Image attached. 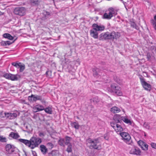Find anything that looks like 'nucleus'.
<instances>
[{
  "label": "nucleus",
  "mask_w": 156,
  "mask_h": 156,
  "mask_svg": "<svg viewBox=\"0 0 156 156\" xmlns=\"http://www.w3.org/2000/svg\"><path fill=\"white\" fill-rule=\"evenodd\" d=\"M108 13L105 12L102 16V18L108 20H110L113 16H115L117 14V9L112 7H110L108 9Z\"/></svg>",
  "instance_id": "obj_1"
},
{
  "label": "nucleus",
  "mask_w": 156,
  "mask_h": 156,
  "mask_svg": "<svg viewBox=\"0 0 156 156\" xmlns=\"http://www.w3.org/2000/svg\"><path fill=\"white\" fill-rule=\"evenodd\" d=\"M30 148L33 149L38 147L42 142L41 139L39 137L33 136L30 139Z\"/></svg>",
  "instance_id": "obj_2"
},
{
  "label": "nucleus",
  "mask_w": 156,
  "mask_h": 156,
  "mask_svg": "<svg viewBox=\"0 0 156 156\" xmlns=\"http://www.w3.org/2000/svg\"><path fill=\"white\" fill-rule=\"evenodd\" d=\"M111 89H108V91L110 92H114L116 94L121 96L122 95V93L121 90V88L116 84L113 83L110 86Z\"/></svg>",
  "instance_id": "obj_3"
},
{
  "label": "nucleus",
  "mask_w": 156,
  "mask_h": 156,
  "mask_svg": "<svg viewBox=\"0 0 156 156\" xmlns=\"http://www.w3.org/2000/svg\"><path fill=\"white\" fill-rule=\"evenodd\" d=\"M88 142L90 144V147L94 149H99L101 146L98 144L99 142L98 138L93 140L91 139H89L88 140Z\"/></svg>",
  "instance_id": "obj_4"
},
{
  "label": "nucleus",
  "mask_w": 156,
  "mask_h": 156,
  "mask_svg": "<svg viewBox=\"0 0 156 156\" xmlns=\"http://www.w3.org/2000/svg\"><path fill=\"white\" fill-rule=\"evenodd\" d=\"M138 76H139V78L141 85L143 88L147 90H150L151 89V86L150 84L145 81V79L142 75H139Z\"/></svg>",
  "instance_id": "obj_5"
},
{
  "label": "nucleus",
  "mask_w": 156,
  "mask_h": 156,
  "mask_svg": "<svg viewBox=\"0 0 156 156\" xmlns=\"http://www.w3.org/2000/svg\"><path fill=\"white\" fill-rule=\"evenodd\" d=\"M120 135L122 137V139L124 142L128 144H131L132 140H131V137L129 133L123 132H122Z\"/></svg>",
  "instance_id": "obj_6"
},
{
  "label": "nucleus",
  "mask_w": 156,
  "mask_h": 156,
  "mask_svg": "<svg viewBox=\"0 0 156 156\" xmlns=\"http://www.w3.org/2000/svg\"><path fill=\"white\" fill-rule=\"evenodd\" d=\"M26 11L25 9L23 7H16L14 10V14L20 16L24 15L26 13Z\"/></svg>",
  "instance_id": "obj_7"
},
{
  "label": "nucleus",
  "mask_w": 156,
  "mask_h": 156,
  "mask_svg": "<svg viewBox=\"0 0 156 156\" xmlns=\"http://www.w3.org/2000/svg\"><path fill=\"white\" fill-rule=\"evenodd\" d=\"M112 35L111 32H106L104 33H102L100 35L99 40H112Z\"/></svg>",
  "instance_id": "obj_8"
},
{
  "label": "nucleus",
  "mask_w": 156,
  "mask_h": 156,
  "mask_svg": "<svg viewBox=\"0 0 156 156\" xmlns=\"http://www.w3.org/2000/svg\"><path fill=\"white\" fill-rule=\"evenodd\" d=\"M28 99L31 102H35L37 100H39L41 101L42 102H43L42 96L32 94L31 96L28 97Z\"/></svg>",
  "instance_id": "obj_9"
},
{
  "label": "nucleus",
  "mask_w": 156,
  "mask_h": 156,
  "mask_svg": "<svg viewBox=\"0 0 156 156\" xmlns=\"http://www.w3.org/2000/svg\"><path fill=\"white\" fill-rule=\"evenodd\" d=\"M12 65L17 69H19L20 72H23L25 68V65L20 62H12Z\"/></svg>",
  "instance_id": "obj_10"
},
{
  "label": "nucleus",
  "mask_w": 156,
  "mask_h": 156,
  "mask_svg": "<svg viewBox=\"0 0 156 156\" xmlns=\"http://www.w3.org/2000/svg\"><path fill=\"white\" fill-rule=\"evenodd\" d=\"M129 153L131 154L140 155H141V152L139 148L134 147L131 149L129 151Z\"/></svg>",
  "instance_id": "obj_11"
},
{
  "label": "nucleus",
  "mask_w": 156,
  "mask_h": 156,
  "mask_svg": "<svg viewBox=\"0 0 156 156\" xmlns=\"http://www.w3.org/2000/svg\"><path fill=\"white\" fill-rule=\"evenodd\" d=\"M138 145L141 147L142 150L147 151L148 150V145L145 142L141 140H140L138 142Z\"/></svg>",
  "instance_id": "obj_12"
},
{
  "label": "nucleus",
  "mask_w": 156,
  "mask_h": 156,
  "mask_svg": "<svg viewBox=\"0 0 156 156\" xmlns=\"http://www.w3.org/2000/svg\"><path fill=\"white\" fill-rule=\"evenodd\" d=\"M16 148L13 145L10 144H8L5 147L6 151L9 154H11L13 152Z\"/></svg>",
  "instance_id": "obj_13"
},
{
  "label": "nucleus",
  "mask_w": 156,
  "mask_h": 156,
  "mask_svg": "<svg viewBox=\"0 0 156 156\" xmlns=\"http://www.w3.org/2000/svg\"><path fill=\"white\" fill-rule=\"evenodd\" d=\"M43 109H44L43 106L40 105H36L32 108L33 111L34 112L42 111Z\"/></svg>",
  "instance_id": "obj_14"
},
{
  "label": "nucleus",
  "mask_w": 156,
  "mask_h": 156,
  "mask_svg": "<svg viewBox=\"0 0 156 156\" xmlns=\"http://www.w3.org/2000/svg\"><path fill=\"white\" fill-rule=\"evenodd\" d=\"M92 27L95 30L97 31H103L105 29V27L103 25H98L96 24L92 25Z\"/></svg>",
  "instance_id": "obj_15"
},
{
  "label": "nucleus",
  "mask_w": 156,
  "mask_h": 156,
  "mask_svg": "<svg viewBox=\"0 0 156 156\" xmlns=\"http://www.w3.org/2000/svg\"><path fill=\"white\" fill-rule=\"evenodd\" d=\"M5 117L9 119H13L17 116V114L15 113H5Z\"/></svg>",
  "instance_id": "obj_16"
},
{
  "label": "nucleus",
  "mask_w": 156,
  "mask_h": 156,
  "mask_svg": "<svg viewBox=\"0 0 156 156\" xmlns=\"http://www.w3.org/2000/svg\"><path fill=\"white\" fill-rule=\"evenodd\" d=\"M112 35V40H117L120 37L121 34L120 33L112 31L111 32Z\"/></svg>",
  "instance_id": "obj_17"
},
{
  "label": "nucleus",
  "mask_w": 156,
  "mask_h": 156,
  "mask_svg": "<svg viewBox=\"0 0 156 156\" xmlns=\"http://www.w3.org/2000/svg\"><path fill=\"white\" fill-rule=\"evenodd\" d=\"M114 129L118 134H119L120 135L122 133V132L123 131V128L119 124H118L116 125V126H115V127Z\"/></svg>",
  "instance_id": "obj_18"
},
{
  "label": "nucleus",
  "mask_w": 156,
  "mask_h": 156,
  "mask_svg": "<svg viewBox=\"0 0 156 156\" xmlns=\"http://www.w3.org/2000/svg\"><path fill=\"white\" fill-rule=\"evenodd\" d=\"M90 35L95 39H97L98 37V33L96 30L93 29L90 30Z\"/></svg>",
  "instance_id": "obj_19"
},
{
  "label": "nucleus",
  "mask_w": 156,
  "mask_h": 156,
  "mask_svg": "<svg viewBox=\"0 0 156 156\" xmlns=\"http://www.w3.org/2000/svg\"><path fill=\"white\" fill-rule=\"evenodd\" d=\"M20 78V76L19 75L16 74H10L9 80L12 81L17 80Z\"/></svg>",
  "instance_id": "obj_20"
},
{
  "label": "nucleus",
  "mask_w": 156,
  "mask_h": 156,
  "mask_svg": "<svg viewBox=\"0 0 156 156\" xmlns=\"http://www.w3.org/2000/svg\"><path fill=\"white\" fill-rule=\"evenodd\" d=\"M100 69L97 68H94L92 69L93 75L95 77L98 76V75H100Z\"/></svg>",
  "instance_id": "obj_21"
},
{
  "label": "nucleus",
  "mask_w": 156,
  "mask_h": 156,
  "mask_svg": "<svg viewBox=\"0 0 156 156\" xmlns=\"http://www.w3.org/2000/svg\"><path fill=\"white\" fill-rule=\"evenodd\" d=\"M19 141L24 144L26 145L30 148V140H28L24 139H20Z\"/></svg>",
  "instance_id": "obj_22"
},
{
  "label": "nucleus",
  "mask_w": 156,
  "mask_h": 156,
  "mask_svg": "<svg viewBox=\"0 0 156 156\" xmlns=\"http://www.w3.org/2000/svg\"><path fill=\"white\" fill-rule=\"evenodd\" d=\"M9 136L12 137L14 139H17L20 136L18 133H14L11 132L9 135Z\"/></svg>",
  "instance_id": "obj_23"
},
{
  "label": "nucleus",
  "mask_w": 156,
  "mask_h": 156,
  "mask_svg": "<svg viewBox=\"0 0 156 156\" xmlns=\"http://www.w3.org/2000/svg\"><path fill=\"white\" fill-rule=\"evenodd\" d=\"M110 111L114 113H118L120 112L121 110L119 108L116 106H114L110 109Z\"/></svg>",
  "instance_id": "obj_24"
},
{
  "label": "nucleus",
  "mask_w": 156,
  "mask_h": 156,
  "mask_svg": "<svg viewBox=\"0 0 156 156\" xmlns=\"http://www.w3.org/2000/svg\"><path fill=\"white\" fill-rule=\"evenodd\" d=\"M40 149L41 151L43 154H45L48 151V149L44 145H41L40 146Z\"/></svg>",
  "instance_id": "obj_25"
},
{
  "label": "nucleus",
  "mask_w": 156,
  "mask_h": 156,
  "mask_svg": "<svg viewBox=\"0 0 156 156\" xmlns=\"http://www.w3.org/2000/svg\"><path fill=\"white\" fill-rule=\"evenodd\" d=\"M114 80L116 82H117V83L120 85H122L123 84V82L122 80L120 79L118 77H114Z\"/></svg>",
  "instance_id": "obj_26"
},
{
  "label": "nucleus",
  "mask_w": 156,
  "mask_h": 156,
  "mask_svg": "<svg viewBox=\"0 0 156 156\" xmlns=\"http://www.w3.org/2000/svg\"><path fill=\"white\" fill-rule=\"evenodd\" d=\"M3 37L5 38H7L8 39L11 40H13L14 37L8 33H5L3 34Z\"/></svg>",
  "instance_id": "obj_27"
},
{
  "label": "nucleus",
  "mask_w": 156,
  "mask_h": 156,
  "mask_svg": "<svg viewBox=\"0 0 156 156\" xmlns=\"http://www.w3.org/2000/svg\"><path fill=\"white\" fill-rule=\"evenodd\" d=\"M65 145H67L70 144V142L71 141L72 138L66 136L64 139Z\"/></svg>",
  "instance_id": "obj_28"
},
{
  "label": "nucleus",
  "mask_w": 156,
  "mask_h": 156,
  "mask_svg": "<svg viewBox=\"0 0 156 156\" xmlns=\"http://www.w3.org/2000/svg\"><path fill=\"white\" fill-rule=\"evenodd\" d=\"M44 110L47 113L51 114L52 113V108L50 107H48L46 108H44Z\"/></svg>",
  "instance_id": "obj_29"
},
{
  "label": "nucleus",
  "mask_w": 156,
  "mask_h": 156,
  "mask_svg": "<svg viewBox=\"0 0 156 156\" xmlns=\"http://www.w3.org/2000/svg\"><path fill=\"white\" fill-rule=\"evenodd\" d=\"M58 143L60 146H65V144L64 139H60L58 141Z\"/></svg>",
  "instance_id": "obj_30"
},
{
  "label": "nucleus",
  "mask_w": 156,
  "mask_h": 156,
  "mask_svg": "<svg viewBox=\"0 0 156 156\" xmlns=\"http://www.w3.org/2000/svg\"><path fill=\"white\" fill-rule=\"evenodd\" d=\"M40 0H30V3L32 5H38L40 2Z\"/></svg>",
  "instance_id": "obj_31"
},
{
  "label": "nucleus",
  "mask_w": 156,
  "mask_h": 156,
  "mask_svg": "<svg viewBox=\"0 0 156 156\" xmlns=\"http://www.w3.org/2000/svg\"><path fill=\"white\" fill-rule=\"evenodd\" d=\"M66 151L68 153L71 152L72 151V146L71 144H69L68 146Z\"/></svg>",
  "instance_id": "obj_32"
},
{
  "label": "nucleus",
  "mask_w": 156,
  "mask_h": 156,
  "mask_svg": "<svg viewBox=\"0 0 156 156\" xmlns=\"http://www.w3.org/2000/svg\"><path fill=\"white\" fill-rule=\"evenodd\" d=\"M72 126L76 129H78L80 126L78 123L76 122H73L72 123Z\"/></svg>",
  "instance_id": "obj_33"
},
{
  "label": "nucleus",
  "mask_w": 156,
  "mask_h": 156,
  "mask_svg": "<svg viewBox=\"0 0 156 156\" xmlns=\"http://www.w3.org/2000/svg\"><path fill=\"white\" fill-rule=\"evenodd\" d=\"M123 121L126 123L130 125L132 124V122L130 120L128 119L126 117L123 118Z\"/></svg>",
  "instance_id": "obj_34"
},
{
  "label": "nucleus",
  "mask_w": 156,
  "mask_h": 156,
  "mask_svg": "<svg viewBox=\"0 0 156 156\" xmlns=\"http://www.w3.org/2000/svg\"><path fill=\"white\" fill-rule=\"evenodd\" d=\"M7 140L6 138L3 136H0V141L2 142H6Z\"/></svg>",
  "instance_id": "obj_35"
},
{
  "label": "nucleus",
  "mask_w": 156,
  "mask_h": 156,
  "mask_svg": "<svg viewBox=\"0 0 156 156\" xmlns=\"http://www.w3.org/2000/svg\"><path fill=\"white\" fill-rule=\"evenodd\" d=\"M52 72L50 70H48L46 73V74L47 75V77L48 78H51L52 76Z\"/></svg>",
  "instance_id": "obj_36"
},
{
  "label": "nucleus",
  "mask_w": 156,
  "mask_h": 156,
  "mask_svg": "<svg viewBox=\"0 0 156 156\" xmlns=\"http://www.w3.org/2000/svg\"><path fill=\"white\" fill-rule=\"evenodd\" d=\"M11 73H6L3 75V76L6 79L9 80Z\"/></svg>",
  "instance_id": "obj_37"
},
{
  "label": "nucleus",
  "mask_w": 156,
  "mask_h": 156,
  "mask_svg": "<svg viewBox=\"0 0 156 156\" xmlns=\"http://www.w3.org/2000/svg\"><path fill=\"white\" fill-rule=\"evenodd\" d=\"M144 127L146 128L147 129H150V126L148 123L145 122L143 125Z\"/></svg>",
  "instance_id": "obj_38"
},
{
  "label": "nucleus",
  "mask_w": 156,
  "mask_h": 156,
  "mask_svg": "<svg viewBox=\"0 0 156 156\" xmlns=\"http://www.w3.org/2000/svg\"><path fill=\"white\" fill-rule=\"evenodd\" d=\"M118 124L115 123L114 122H112L110 123V125L114 129H115V126H116V125H117Z\"/></svg>",
  "instance_id": "obj_39"
},
{
  "label": "nucleus",
  "mask_w": 156,
  "mask_h": 156,
  "mask_svg": "<svg viewBox=\"0 0 156 156\" xmlns=\"http://www.w3.org/2000/svg\"><path fill=\"white\" fill-rule=\"evenodd\" d=\"M147 57L148 60H150L151 57V55L150 53L148 52L147 53Z\"/></svg>",
  "instance_id": "obj_40"
},
{
  "label": "nucleus",
  "mask_w": 156,
  "mask_h": 156,
  "mask_svg": "<svg viewBox=\"0 0 156 156\" xmlns=\"http://www.w3.org/2000/svg\"><path fill=\"white\" fill-rule=\"evenodd\" d=\"M151 145L152 148L156 149V144L154 143H151Z\"/></svg>",
  "instance_id": "obj_41"
},
{
  "label": "nucleus",
  "mask_w": 156,
  "mask_h": 156,
  "mask_svg": "<svg viewBox=\"0 0 156 156\" xmlns=\"http://www.w3.org/2000/svg\"><path fill=\"white\" fill-rule=\"evenodd\" d=\"M47 145L50 146L51 148H52L53 147V145L51 143H48L47 144Z\"/></svg>",
  "instance_id": "obj_42"
},
{
  "label": "nucleus",
  "mask_w": 156,
  "mask_h": 156,
  "mask_svg": "<svg viewBox=\"0 0 156 156\" xmlns=\"http://www.w3.org/2000/svg\"><path fill=\"white\" fill-rule=\"evenodd\" d=\"M1 44L2 45H3V46H4L7 45V44H6V41H2L1 42Z\"/></svg>",
  "instance_id": "obj_43"
},
{
  "label": "nucleus",
  "mask_w": 156,
  "mask_h": 156,
  "mask_svg": "<svg viewBox=\"0 0 156 156\" xmlns=\"http://www.w3.org/2000/svg\"><path fill=\"white\" fill-rule=\"evenodd\" d=\"M39 136L40 137H42L44 136V134L42 132H40L39 133Z\"/></svg>",
  "instance_id": "obj_44"
},
{
  "label": "nucleus",
  "mask_w": 156,
  "mask_h": 156,
  "mask_svg": "<svg viewBox=\"0 0 156 156\" xmlns=\"http://www.w3.org/2000/svg\"><path fill=\"white\" fill-rule=\"evenodd\" d=\"M6 44L7 45H9L12 44V43H11L10 41H6Z\"/></svg>",
  "instance_id": "obj_45"
},
{
  "label": "nucleus",
  "mask_w": 156,
  "mask_h": 156,
  "mask_svg": "<svg viewBox=\"0 0 156 156\" xmlns=\"http://www.w3.org/2000/svg\"><path fill=\"white\" fill-rule=\"evenodd\" d=\"M143 73H145V75H144V76L145 77H148V75H147V73L146 72H143Z\"/></svg>",
  "instance_id": "obj_46"
},
{
  "label": "nucleus",
  "mask_w": 156,
  "mask_h": 156,
  "mask_svg": "<svg viewBox=\"0 0 156 156\" xmlns=\"http://www.w3.org/2000/svg\"><path fill=\"white\" fill-rule=\"evenodd\" d=\"M104 138L106 139V140H107L108 139V137H106V136H104Z\"/></svg>",
  "instance_id": "obj_47"
},
{
  "label": "nucleus",
  "mask_w": 156,
  "mask_h": 156,
  "mask_svg": "<svg viewBox=\"0 0 156 156\" xmlns=\"http://www.w3.org/2000/svg\"><path fill=\"white\" fill-rule=\"evenodd\" d=\"M70 62V61H67L66 63V64H69V63Z\"/></svg>",
  "instance_id": "obj_48"
},
{
  "label": "nucleus",
  "mask_w": 156,
  "mask_h": 156,
  "mask_svg": "<svg viewBox=\"0 0 156 156\" xmlns=\"http://www.w3.org/2000/svg\"><path fill=\"white\" fill-rule=\"evenodd\" d=\"M3 15V13L0 11V16Z\"/></svg>",
  "instance_id": "obj_49"
},
{
  "label": "nucleus",
  "mask_w": 156,
  "mask_h": 156,
  "mask_svg": "<svg viewBox=\"0 0 156 156\" xmlns=\"http://www.w3.org/2000/svg\"><path fill=\"white\" fill-rule=\"evenodd\" d=\"M154 20L156 21V15L154 17Z\"/></svg>",
  "instance_id": "obj_50"
},
{
  "label": "nucleus",
  "mask_w": 156,
  "mask_h": 156,
  "mask_svg": "<svg viewBox=\"0 0 156 156\" xmlns=\"http://www.w3.org/2000/svg\"><path fill=\"white\" fill-rule=\"evenodd\" d=\"M47 16H45V18H42V19H43V20H44V19H46V18H47Z\"/></svg>",
  "instance_id": "obj_51"
},
{
  "label": "nucleus",
  "mask_w": 156,
  "mask_h": 156,
  "mask_svg": "<svg viewBox=\"0 0 156 156\" xmlns=\"http://www.w3.org/2000/svg\"><path fill=\"white\" fill-rule=\"evenodd\" d=\"M46 14L47 15V16H48L49 15V13L48 12H46Z\"/></svg>",
  "instance_id": "obj_52"
},
{
  "label": "nucleus",
  "mask_w": 156,
  "mask_h": 156,
  "mask_svg": "<svg viewBox=\"0 0 156 156\" xmlns=\"http://www.w3.org/2000/svg\"><path fill=\"white\" fill-rule=\"evenodd\" d=\"M154 28L156 30V24L155 25V26L154 27Z\"/></svg>",
  "instance_id": "obj_53"
},
{
  "label": "nucleus",
  "mask_w": 156,
  "mask_h": 156,
  "mask_svg": "<svg viewBox=\"0 0 156 156\" xmlns=\"http://www.w3.org/2000/svg\"><path fill=\"white\" fill-rule=\"evenodd\" d=\"M43 101H44V102H45L44 101H44L43 100Z\"/></svg>",
  "instance_id": "obj_54"
}]
</instances>
